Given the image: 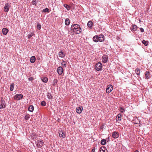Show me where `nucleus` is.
<instances>
[{"instance_id": "obj_1", "label": "nucleus", "mask_w": 152, "mask_h": 152, "mask_svg": "<svg viewBox=\"0 0 152 152\" xmlns=\"http://www.w3.org/2000/svg\"><path fill=\"white\" fill-rule=\"evenodd\" d=\"M71 30L76 34H79L81 31V28L77 24H72L71 26Z\"/></svg>"}, {"instance_id": "obj_2", "label": "nucleus", "mask_w": 152, "mask_h": 152, "mask_svg": "<svg viewBox=\"0 0 152 152\" xmlns=\"http://www.w3.org/2000/svg\"><path fill=\"white\" fill-rule=\"evenodd\" d=\"M23 97V95L21 94H16L14 96V99L16 100L22 99Z\"/></svg>"}, {"instance_id": "obj_3", "label": "nucleus", "mask_w": 152, "mask_h": 152, "mask_svg": "<svg viewBox=\"0 0 152 152\" xmlns=\"http://www.w3.org/2000/svg\"><path fill=\"white\" fill-rule=\"evenodd\" d=\"M102 65L101 63H97L95 66V68L97 71L101 70L102 69Z\"/></svg>"}, {"instance_id": "obj_4", "label": "nucleus", "mask_w": 152, "mask_h": 152, "mask_svg": "<svg viewBox=\"0 0 152 152\" xmlns=\"http://www.w3.org/2000/svg\"><path fill=\"white\" fill-rule=\"evenodd\" d=\"M44 144V142L43 140H38L37 142V146L38 148H41L42 147Z\"/></svg>"}, {"instance_id": "obj_5", "label": "nucleus", "mask_w": 152, "mask_h": 152, "mask_svg": "<svg viewBox=\"0 0 152 152\" xmlns=\"http://www.w3.org/2000/svg\"><path fill=\"white\" fill-rule=\"evenodd\" d=\"M113 89V87L111 85H109L107 86L106 89V92L109 93H110Z\"/></svg>"}, {"instance_id": "obj_6", "label": "nucleus", "mask_w": 152, "mask_h": 152, "mask_svg": "<svg viewBox=\"0 0 152 152\" xmlns=\"http://www.w3.org/2000/svg\"><path fill=\"white\" fill-rule=\"evenodd\" d=\"M10 7V6H9V4L8 3H6L4 7V11L6 12H8Z\"/></svg>"}, {"instance_id": "obj_7", "label": "nucleus", "mask_w": 152, "mask_h": 152, "mask_svg": "<svg viewBox=\"0 0 152 152\" xmlns=\"http://www.w3.org/2000/svg\"><path fill=\"white\" fill-rule=\"evenodd\" d=\"M112 136L114 138H117L119 137V133L117 132H113L112 133Z\"/></svg>"}, {"instance_id": "obj_8", "label": "nucleus", "mask_w": 152, "mask_h": 152, "mask_svg": "<svg viewBox=\"0 0 152 152\" xmlns=\"http://www.w3.org/2000/svg\"><path fill=\"white\" fill-rule=\"evenodd\" d=\"M99 36V37H98V41L101 42L104 40V35L102 34H101L99 35V36Z\"/></svg>"}, {"instance_id": "obj_9", "label": "nucleus", "mask_w": 152, "mask_h": 152, "mask_svg": "<svg viewBox=\"0 0 152 152\" xmlns=\"http://www.w3.org/2000/svg\"><path fill=\"white\" fill-rule=\"evenodd\" d=\"M57 72L59 75H62L63 72V69L62 67H58L57 69Z\"/></svg>"}, {"instance_id": "obj_10", "label": "nucleus", "mask_w": 152, "mask_h": 152, "mask_svg": "<svg viewBox=\"0 0 152 152\" xmlns=\"http://www.w3.org/2000/svg\"><path fill=\"white\" fill-rule=\"evenodd\" d=\"M83 109V107L82 106L78 107L76 109V111L78 113L80 114L82 112Z\"/></svg>"}, {"instance_id": "obj_11", "label": "nucleus", "mask_w": 152, "mask_h": 152, "mask_svg": "<svg viewBox=\"0 0 152 152\" xmlns=\"http://www.w3.org/2000/svg\"><path fill=\"white\" fill-rule=\"evenodd\" d=\"M8 30L6 28H3L2 30V32L4 35H6L8 32Z\"/></svg>"}, {"instance_id": "obj_12", "label": "nucleus", "mask_w": 152, "mask_h": 152, "mask_svg": "<svg viewBox=\"0 0 152 152\" xmlns=\"http://www.w3.org/2000/svg\"><path fill=\"white\" fill-rule=\"evenodd\" d=\"M87 26L90 28H91L93 26V22L91 20L89 21L87 23Z\"/></svg>"}, {"instance_id": "obj_13", "label": "nucleus", "mask_w": 152, "mask_h": 152, "mask_svg": "<svg viewBox=\"0 0 152 152\" xmlns=\"http://www.w3.org/2000/svg\"><path fill=\"white\" fill-rule=\"evenodd\" d=\"M36 60V58L35 56H33L30 58V61L32 63H34Z\"/></svg>"}, {"instance_id": "obj_14", "label": "nucleus", "mask_w": 152, "mask_h": 152, "mask_svg": "<svg viewBox=\"0 0 152 152\" xmlns=\"http://www.w3.org/2000/svg\"><path fill=\"white\" fill-rule=\"evenodd\" d=\"M150 77V74L149 72L147 71L145 72V79H148Z\"/></svg>"}, {"instance_id": "obj_15", "label": "nucleus", "mask_w": 152, "mask_h": 152, "mask_svg": "<svg viewBox=\"0 0 152 152\" xmlns=\"http://www.w3.org/2000/svg\"><path fill=\"white\" fill-rule=\"evenodd\" d=\"M28 110L31 112H32L34 110V107L32 105H30L28 108Z\"/></svg>"}, {"instance_id": "obj_16", "label": "nucleus", "mask_w": 152, "mask_h": 152, "mask_svg": "<svg viewBox=\"0 0 152 152\" xmlns=\"http://www.w3.org/2000/svg\"><path fill=\"white\" fill-rule=\"evenodd\" d=\"M59 136L60 137H62V138H65L66 137V134L65 133H64L63 132H61L59 133Z\"/></svg>"}, {"instance_id": "obj_17", "label": "nucleus", "mask_w": 152, "mask_h": 152, "mask_svg": "<svg viewBox=\"0 0 152 152\" xmlns=\"http://www.w3.org/2000/svg\"><path fill=\"white\" fill-rule=\"evenodd\" d=\"M58 55L59 57L63 58L65 56V54L62 51H60L58 53Z\"/></svg>"}, {"instance_id": "obj_18", "label": "nucleus", "mask_w": 152, "mask_h": 152, "mask_svg": "<svg viewBox=\"0 0 152 152\" xmlns=\"http://www.w3.org/2000/svg\"><path fill=\"white\" fill-rule=\"evenodd\" d=\"M41 80L43 82L46 83L48 81V78L46 77H42L41 78Z\"/></svg>"}, {"instance_id": "obj_19", "label": "nucleus", "mask_w": 152, "mask_h": 152, "mask_svg": "<svg viewBox=\"0 0 152 152\" xmlns=\"http://www.w3.org/2000/svg\"><path fill=\"white\" fill-rule=\"evenodd\" d=\"M137 26L136 25H134L132 26V27L131 28V30L132 31H136L137 28Z\"/></svg>"}, {"instance_id": "obj_20", "label": "nucleus", "mask_w": 152, "mask_h": 152, "mask_svg": "<svg viewBox=\"0 0 152 152\" xmlns=\"http://www.w3.org/2000/svg\"><path fill=\"white\" fill-rule=\"evenodd\" d=\"M98 37H99V36L97 35H96L94 36L93 38V40L96 42H98Z\"/></svg>"}, {"instance_id": "obj_21", "label": "nucleus", "mask_w": 152, "mask_h": 152, "mask_svg": "<svg viewBox=\"0 0 152 152\" xmlns=\"http://www.w3.org/2000/svg\"><path fill=\"white\" fill-rule=\"evenodd\" d=\"M65 24L66 25H69L70 23L69 20L68 18H66L65 22Z\"/></svg>"}, {"instance_id": "obj_22", "label": "nucleus", "mask_w": 152, "mask_h": 152, "mask_svg": "<svg viewBox=\"0 0 152 152\" xmlns=\"http://www.w3.org/2000/svg\"><path fill=\"white\" fill-rule=\"evenodd\" d=\"M47 96L48 98L50 99H52L53 98V96L49 92H48L47 93Z\"/></svg>"}, {"instance_id": "obj_23", "label": "nucleus", "mask_w": 152, "mask_h": 152, "mask_svg": "<svg viewBox=\"0 0 152 152\" xmlns=\"http://www.w3.org/2000/svg\"><path fill=\"white\" fill-rule=\"evenodd\" d=\"M14 83H12L10 85V91H12L14 89Z\"/></svg>"}, {"instance_id": "obj_24", "label": "nucleus", "mask_w": 152, "mask_h": 152, "mask_svg": "<svg viewBox=\"0 0 152 152\" xmlns=\"http://www.w3.org/2000/svg\"><path fill=\"white\" fill-rule=\"evenodd\" d=\"M135 72H136V74L137 75H140V69H138V68H137L135 70Z\"/></svg>"}, {"instance_id": "obj_25", "label": "nucleus", "mask_w": 152, "mask_h": 152, "mask_svg": "<svg viewBox=\"0 0 152 152\" xmlns=\"http://www.w3.org/2000/svg\"><path fill=\"white\" fill-rule=\"evenodd\" d=\"M50 12V10L47 8H46L45 9H44L42 10V12Z\"/></svg>"}, {"instance_id": "obj_26", "label": "nucleus", "mask_w": 152, "mask_h": 152, "mask_svg": "<svg viewBox=\"0 0 152 152\" xmlns=\"http://www.w3.org/2000/svg\"><path fill=\"white\" fill-rule=\"evenodd\" d=\"M121 114H119L117 115V120L118 121H121Z\"/></svg>"}, {"instance_id": "obj_27", "label": "nucleus", "mask_w": 152, "mask_h": 152, "mask_svg": "<svg viewBox=\"0 0 152 152\" xmlns=\"http://www.w3.org/2000/svg\"><path fill=\"white\" fill-rule=\"evenodd\" d=\"M30 118V115L29 114H27L25 115L24 117V118L26 120H28Z\"/></svg>"}, {"instance_id": "obj_28", "label": "nucleus", "mask_w": 152, "mask_h": 152, "mask_svg": "<svg viewBox=\"0 0 152 152\" xmlns=\"http://www.w3.org/2000/svg\"><path fill=\"white\" fill-rule=\"evenodd\" d=\"M64 6L68 10H70V7L67 4H64Z\"/></svg>"}, {"instance_id": "obj_29", "label": "nucleus", "mask_w": 152, "mask_h": 152, "mask_svg": "<svg viewBox=\"0 0 152 152\" xmlns=\"http://www.w3.org/2000/svg\"><path fill=\"white\" fill-rule=\"evenodd\" d=\"M142 42L145 46H147L148 45V41H146L145 40H142Z\"/></svg>"}, {"instance_id": "obj_30", "label": "nucleus", "mask_w": 152, "mask_h": 152, "mask_svg": "<svg viewBox=\"0 0 152 152\" xmlns=\"http://www.w3.org/2000/svg\"><path fill=\"white\" fill-rule=\"evenodd\" d=\"M66 62L64 61V60H63V61L61 63V64L62 66H63L64 67H66Z\"/></svg>"}, {"instance_id": "obj_31", "label": "nucleus", "mask_w": 152, "mask_h": 152, "mask_svg": "<svg viewBox=\"0 0 152 152\" xmlns=\"http://www.w3.org/2000/svg\"><path fill=\"white\" fill-rule=\"evenodd\" d=\"M58 82V80L57 79H55L53 80V86H55Z\"/></svg>"}, {"instance_id": "obj_32", "label": "nucleus", "mask_w": 152, "mask_h": 152, "mask_svg": "<svg viewBox=\"0 0 152 152\" xmlns=\"http://www.w3.org/2000/svg\"><path fill=\"white\" fill-rule=\"evenodd\" d=\"M1 103H2V104H5V100L4 99L3 97H1Z\"/></svg>"}, {"instance_id": "obj_33", "label": "nucleus", "mask_w": 152, "mask_h": 152, "mask_svg": "<svg viewBox=\"0 0 152 152\" xmlns=\"http://www.w3.org/2000/svg\"><path fill=\"white\" fill-rule=\"evenodd\" d=\"M5 104H2L1 103V104L0 105V109H2L4 108L5 107Z\"/></svg>"}, {"instance_id": "obj_34", "label": "nucleus", "mask_w": 152, "mask_h": 152, "mask_svg": "<svg viewBox=\"0 0 152 152\" xmlns=\"http://www.w3.org/2000/svg\"><path fill=\"white\" fill-rule=\"evenodd\" d=\"M46 102L45 101H43L41 102V104L42 106H44L46 105Z\"/></svg>"}, {"instance_id": "obj_35", "label": "nucleus", "mask_w": 152, "mask_h": 152, "mask_svg": "<svg viewBox=\"0 0 152 152\" xmlns=\"http://www.w3.org/2000/svg\"><path fill=\"white\" fill-rule=\"evenodd\" d=\"M99 150H101L103 152H104V146L101 147L99 149Z\"/></svg>"}, {"instance_id": "obj_36", "label": "nucleus", "mask_w": 152, "mask_h": 152, "mask_svg": "<svg viewBox=\"0 0 152 152\" xmlns=\"http://www.w3.org/2000/svg\"><path fill=\"white\" fill-rule=\"evenodd\" d=\"M120 111L122 113H123L124 111V109L123 108L120 107H119Z\"/></svg>"}, {"instance_id": "obj_37", "label": "nucleus", "mask_w": 152, "mask_h": 152, "mask_svg": "<svg viewBox=\"0 0 152 152\" xmlns=\"http://www.w3.org/2000/svg\"><path fill=\"white\" fill-rule=\"evenodd\" d=\"M41 26L40 24H38L37 26V27L38 29L40 30L41 28Z\"/></svg>"}, {"instance_id": "obj_38", "label": "nucleus", "mask_w": 152, "mask_h": 152, "mask_svg": "<svg viewBox=\"0 0 152 152\" xmlns=\"http://www.w3.org/2000/svg\"><path fill=\"white\" fill-rule=\"evenodd\" d=\"M101 143L102 145H104V139H103L101 140Z\"/></svg>"}, {"instance_id": "obj_39", "label": "nucleus", "mask_w": 152, "mask_h": 152, "mask_svg": "<svg viewBox=\"0 0 152 152\" xmlns=\"http://www.w3.org/2000/svg\"><path fill=\"white\" fill-rule=\"evenodd\" d=\"M34 79V78L32 77H30L28 78V80L29 81H32Z\"/></svg>"}, {"instance_id": "obj_40", "label": "nucleus", "mask_w": 152, "mask_h": 152, "mask_svg": "<svg viewBox=\"0 0 152 152\" xmlns=\"http://www.w3.org/2000/svg\"><path fill=\"white\" fill-rule=\"evenodd\" d=\"M36 0H33L32 2L33 5H36Z\"/></svg>"}, {"instance_id": "obj_41", "label": "nucleus", "mask_w": 152, "mask_h": 152, "mask_svg": "<svg viewBox=\"0 0 152 152\" xmlns=\"http://www.w3.org/2000/svg\"><path fill=\"white\" fill-rule=\"evenodd\" d=\"M32 36V35L31 34H28V39L30 38Z\"/></svg>"}, {"instance_id": "obj_42", "label": "nucleus", "mask_w": 152, "mask_h": 152, "mask_svg": "<svg viewBox=\"0 0 152 152\" xmlns=\"http://www.w3.org/2000/svg\"><path fill=\"white\" fill-rule=\"evenodd\" d=\"M95 149L96 148L95 147H94V148H93L92 149V150L91 152H95Z\"/></svg>"}, {"instance_id": "obj_43", "label": "nucleus", "mask_w": 152, "mask_h": 152, "mask_svg": "<svg viewBox=\"0 0 152 152\" xmlns=\"http://www.w3.org/2000/svg\"><path fill=\"white\" fill-rule=\"evenodd\" d=\"M140 29L141 32H143L144 31V30L143 28H140Z\"/></svg>"}, {"instance_id": "obj_44", "label": "nucleus", "mask_w": 152, "mask_h": 152, "mask_svg": "<svg viewBox=\"0 0 152 152\" xmlns=\"http://www.w3.org/2000/svg\"><path fill=\"white\" fill-rule=\"evenodd\" d=\"M108 59V57L107 56H105V63H106Z\"/></svg>"}, {"instance_id": "obj_45", "label": "nucleus", "mask_w": 152, "mask_h": 152, "mask_svg": "<svg viewBox=\"0 0 152 152\" xmlns=\"http://www.w3.org/2000/svg\"><path fill=\"white\" fill-rule=\"evenodd\" d=\"M104 56H103L102 58H103V59H104Z\"/></svg>"}, {"instance_id": "obj_46", "label": "nucleus", "mask_w": 152, "mask_h": 152, "mask_svg": "<svg viewBox=\"0 0 152 152\" xmlns=\"http://www.w3.org/2000/svg\"><path fill=\"white\" fill-rule=\"evenodd\" d=\"M134 152H139L137 150H136Z\"/></svg>"}, {"instance_id": "obj_47", "label": "nucleus", "mask_w": 152, "mask_h": 152, "mask_svg": "<svg viewBox=\"0 0 152 152\" xmlns=\"http://www.w3.org/2000/svg\"><path fill=\"white\" fill-rule=\"evenodd\" d=\"M105 144H106V140H105Z\"/></svg>"}, {"instance_id": "obj_48", "label": "nucleus", "mask_w": 152, "mask_h": 152, "mask_svg": "<svg viewBox=\"0 0 152 152\" xmlns=\"http://www.w3.org/2000/svg\"><path fill=\"white\" fill-rule=\"evenodd\" d=\"M102 61H103V62H104V60H103Z\"/></svg>"}, {"instance_id": "obj_49", "label": "nucleus", "mask_w": 152, "mask_h": 152, "mask_svg": "<svg viewBox=\"0 0 152 152\" xmlns=\"http://www.w3.org/2000/svg\"><path fill=\"white\" fill-rule=\"evenodd\" d=\"M105 149H106V148H105ZM105 150H107V149H105Z\"/></svg>"}, {"instance_id": "obj_50", "label": "nucleus", "mask_w": 152, "mask_h": 152, "mask_svg": "<svg viewBox=\"0 0 152 152\" xmlns=\"http://www.w3.org/2000/svg\"><path fill=\"white\" fill-rule=\"evenodd\" d=\"M18 152H20V151H18Z\"/></svg>"}]
</instances>
